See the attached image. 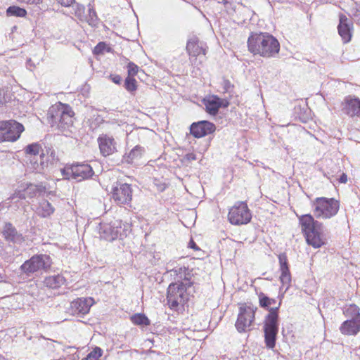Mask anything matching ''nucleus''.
I'll list each match as a JSON object with an SVG mask.
<instances>
[{
	"label": "nucleus",
	"instance_id": "58836bf2",
	"mask_svg": "<svg viewBox=\"0 0 360 360\" xmlns=\"http://www.w3.org/2000/svg\"><path fill=\"white\" fill-rule=\"evenodd\" d=\"M139 68L134 63H129L127 65V72L129 77L135 76L139 72Z\"/></svg>",
	"mask_w": 360,
	"mask_h": 360
},
{
	"label": "nucleus",
	"instance_id": "9d476101",
	"mask_svg": "<svg viewBox=\"0 0 360 360\" xmlns=\"http://www.w3.org/2000/svg\"><path fill=\"white\" fill-rule=\"evenodd\" d=\"M251 214L248 205L244 202H236L229 210L228 218L234 225L248 224L251 219Z\"/></svg>",
	"mask_w": 360,
	"mask_h": 360
},
{
	"label": "nucleus",
	"instance_id": "7c9ffc66",
	"mask_svg": "<svg viewBox=\"0 0 360 360\" xmlns=\"http://www.w3.org/2000/svg\"><path fill=\"white\" fill-rule=\"evenodd\" d=\"M7 15L10 16L24 17L27 14L24 8L18 6H10L6 11Z\"/></svg>",
	"mask_w": 360,
	"mask_h": 360
},
{
	"label": "nucleus",
	"instance_id": "412c9836",
	"mask_svg": "<svg viewBox=\"0 0 360 360\" xmlns=\"http://www.w3.org/2000/svg\"><path fill=\"white\" fill-rule=\"evenodd\" d=\"M351 26L352 22L344 14L340 15V23L338 25V32L342 38L345 43L350 41L351 39Z\"/></svg>",
	"mask_w": 360,
	"mask_h": 360
},
{
	"label": "nucleus",
	"instance_id": "f704fd0d",
	"mask_svg": "<svg viewBox=\"0 0 360 360\" xmlns=\"http://www.w3.org/2000/svg\"><path fill=\"white\" fill-rule=\"evenodd\" d=\"M124 87L128 91L132 92L136 90V81L133 77H127L124 81Z\"/></svg>",
	"mask_w": 360,
	"mask_h": 360
},
{
	"label": "nucleus",
	"instance_id": "2eb2a0df",
	"mask_svg": "<svg viewBox=\"0 0 360 360\" xmlns=\"http://www.w3.org/2000/svg\"><path fill=\"white\" fill-rule=\"evenodd\" d=\"M216 129L215 125L208 121H200L191 125L190 132L195 138H201L213 133Z\"/></svg>",
	"mask_w": 360,
	"mask_h": 360
},
{
	"label": "nucleus",
	"instance_id": "79ce46f5",
	"mask_svg": "<svg viewBox=\"0 0 360 360\" xmlns=\"http://www.w3.org/2000/svg\"><path fill=\"white\" fill-rule=\"evenodd\" d=\"M112 81L115 84H120L122 81V77L120 75H111L110 76Z\"/></svg>",
	"mask_w": 360,
	"mask_h": 360
},
{
	"label": "nucleus",
	"instance_id": "9b49d317",
	"mask_svg": "<svg viewBox=\"0 0 360 360\" xmlns=\"http://www.w3.org/2000/svg\"><path fill=\"white\" fill-rule=\"evenodd\" d=\"M121 221L112 220L109 223L101 222L99 227L100 237L108 241H112L122 236Z\"/></svg>",
	"mask_w": 360,
	"mask_h": 360
},
{
	"label": "nucleus",
	"instance_id": "aec40b11",
	"mask_svg": "<svg viewBox=\"0 0 360 360\" xmlns=\"http://www.w3.org/2000/svg\"><path fill=\"white\" fill-rule=\"evenodd\" d=\"M186 50L191 57H197L200 54H206L205 44L194 37L190 39L186 45Z\"/></svg>",
	"mask_w": 360,
	"mask_h": 360
},
{
	"label": "nucleus",
	"instance_id": "c03bdc74",
	"mask_svg": "<svg viewBox=\"0 0 360 360\" xmlns=\"http://www.w3.org/2000/svg\"><path fill=\"white\" fill-rule=\"evenodd\" d=\"M188 247L194 249L195 250H200V248L197 246L195 243L191 239L188 243Z\"/></svg>",
	"mask_w": 360,
	"mask_h": 360
},
{
	"label": "nucleus",
	"instance_id": "f03ea898",
	"mask_svg": "<svg viewBox=\"0 0 360 360\" xmlns=\"http://www.w3.org/2000/svg\"><path fill=\"white\" fill-rule=\"evenodd\" d=\"M299 219L306 241L309 245L319 248L326 244V236L321 223L315 221L311 214L302 215Z\"/></svg>",
	"mask_w": 360,
	"mask_h": 360
},
{
	"label": "nucleus",
	"instance_id": "f257e3e1",
	"mask_svg": "<svg viewBox=\"0 0 360 360\" xmlns=\"http://www.w3.org/2000/svg\"><path fill=\"white\" fill-rule=\"evenodd\" d=\"M249 51L263 57H272L279 52L280 44L278 40L267 33L255 34L248 40Z\"/></svg>",
	"mask_w": 360,
	"mask_h": 360
},
{
	"label": "nucleus",
	"instance_id": "8fccbe9b",
	"mask_svg": "<svg viewBox=\"0 0 360 360\" xmlns=\"http://www.w3.org/2000/svg\"><path fill=\"white\" fill-rule=\"evenodd\" d=\"M1 96H2V92H1V90L0 89V104H2L5 101L4 98L1 97Z\"/></svg>",
	"mask_w": 360,
	"mask_h": 360
},
{
	"label": "nucleus",
	"instance_id": "ddd939ff",
	"mask_svg": "<svg viewBox=\"0 0 360 360\" xmlns=\"http://www.w3.org/2000/svg\"><path fill=\"white\" fill-rule=\"evenodd\" d=\"M63 175L72 174L73 179L82 181L91 177L94 174L91 167L87 164H75L70 167L62 170Z\"/></svg>",
	"mask_w": 360,
	"mask_h": 360
},
{
	"label": "nucleus",
	"instance_id": "603ef678",
	"mask_svg": "<svg viewBox=\"0 0 360 360\" xmlns=\"http://www.w3.org/2000/svg\"><path fill=\"white\" fill-rule=\"evenodd\" d=\"M82 360H91V359H89V357H88V356H86V358H84V359H82Z\"/></svg>",
	"mask_w": 360,
	"mask_h": 360
},
{
	"label": "nucleus",
	"instance_id": "bb28decb",
	"mask_svg": "<svg viewBox=\"0 0 360 360\" xmlns=\"http://www.w3.org/2000/svg\"><path fill=\"white\" fill-rule=\"evenodd\" d=\"M188 269L185 266H176L172 269L168 270L171 273V276H176L178 278L184 279V282H191L189 281L190 274Z\"/></svg>",
	"mask_w": 360,
	"mask_h": 360
},
{
	"label": "nucleus",
	"instance_id": "a19ab883",
	"mask_svg": "<svg viewBox=\"0 0 360 360\" xmlns=\"http://www.w3.org/2000/svg\"><path fill=\"white\" fill-rule=\"evenodd\" d=\"M56 1L58 4H60L63 6H65V7L70 6L75 2V0H56Z\"/></svg>",
	"mask_w": 360,
	"mask_h": 360
},
{
	"label": "nucleus",
	"instance_id": "7ed1b4c3",
	"mask_svg": "<svg viewBox=\"0 0 360 360\" xmlns=\"http://www.w3.org/2000/svg\"><path fill=\"white\" fill-rule=\"evenodd\" d=\"M73 114L69 105L58 103L49 109L48 120L52 127L65 129L73 124Z\"/></svg>",
	"mask_w": 360,
	"mask_h": 360
},
{
	"label": "nucleus",
	"instance_id": "2f4dec72",
	"mask_svg": "<svg viewBox=\"0 0 360 360\" xmlns=\"http://www.w3.org/2000/svg\"><path fill=\"white\" fill-rule=\"evenodd\" d=\"M281 274L280 276L281 282L283 285H286L285 291L289 288L291 282V276L290 274L289 269H285V270H281Z\"/></svg>",
	"mask_w": 360,
	"mask_h": 360
},
{
	"label": "nucleus",
	"instance_id": "6ab92c4d",
	"mask_svg": "<svg viewBox=\"0 0 360 360\" xmlns=\"http://www.w3.org/2000/svg\"><path fill=\"white\" fill-rule=\"evenodd\" d=\"M25 151L26 154L30 155L31 157L33 156L34 159H35L38 155L39 156L40 163H38L36 160L34 162L33 168L37 172H40L41 169H43V158L44 156L41 146L37 143L30 144L25 148Z\"/></svg>",
	"mask_w": 360,
	"mask_h": 360
},
{
	"label": "nucleus",
	"instance_id": "72a5a7b5",
	"mask_svg": "<svg viewBox=\"0 0 360 360\" xmlns=\"http://www.w3.org/2000/svg\"><path fill=\"white\" fill-rule=\"evenodd\" d=\"M112 49L108 46L104 42H100L98 43L94 49V53L95 55H100V54H104L105 52L110 53L111 52Z\"/></svg>",
	"mask_w": 360,
	"mask_h": 360
},
{
	"label": "nucleus",
	"instance_id": "5701e85b",
	"mask_svg": "<svg viewBox=\"0 0 360 360\" xmlns=\"http://www.w3.org/2000/svg\"><path fill=\"white\" fill-rule=\"evenodd\" d=\"M3 234L6 240L13 243H20L22 240V236L18 233L15 227L10 223L5 224Z\"/></svg>",
	"mask_w": 360,
	"mask_h": 360
},
{
	"label": "nucleus",
	"instance_id": "c9c22d12",
	"mask_svg": "<svg viewBox=\"0 0 360 360\" xmlns=\"http://www.w3.org/2000/svg\"><path fill=\"white\" fill-rule=\"evenodd\" d=\"M259 306L262 308H269L271 305V298L267 297L264 293L260 292L258 293Z\"/></svg>",
	"mask_w": 360,
	"mask_h": 360
},
{
	"label": "nucleus",
	"instance_id": "423d86ee",
	"mask_svg": "<svg viewBox=\"0 0 360 360\" xmlns=\"http://www.w3.org/2000/svg\"><path fill=\"white\" fill-rule=\"evenodd\" d=\"M340 208L339 202L334 198H317L314 202V214L316 218L330 219Z\"/></svg>",
	"mask_w": 360,
	"mask_h": 360
},
{
	"label": "nucleus",
	"instance_id": "a878e982",
	"mask_svg": "<svg viewBox=\"0 0 360 360\" xmlns=\"http://www.w3.org/2000/svg\"><path fill=\"white\" fill-rule=\"evenodd\" d=\"M54 207L47 200H43L37 208V214L42 217H48L54 212Z\"/></svg>",
	"mask_w": 360,
	"mask_h": 360
},
{
	"label": "nucleus",
	"instance_id": "c85d7f7f",
	"mask_svg": "<svg viewBox=\"0 0 360 360\" xmlns=\"http://www.w3.org/2000/svg\"><path fill=\"white\" fill-rule=\"evenodd\" d=\"M344 314L348 319H357L360 317L359 309L355 304H350L344 310Z\"/></svg>",
	"mask_w": 360,
	"mask_h": 360
},
{
	"label": "nucleus",
	"instance_id": "09e8293b",
	"mask_svg": "<svg viewBox=\"0 0 360 360\" xmlns=\"http://www.w3.org/2000/svg\"><path fill=\"white\" fill-rule=\"evenodd\" d=\"M186 156H187L188 160H195V159H196V158H195V154H193V153H189V154H188Z\"/></svg>",
	"mask_w": 360,
	"mask_h": 360
},
{
	"label": "nucleus",
	"instance_id": "3c124183",
	"mask_svg": "<svg viewBox=\"0 0 360 360\" xmlns=\"http://www.w3.org/2000/svg\"><path fill=\"white\" fill-rule=\"evenodd\" d=\"M276 302V300L274 299L271 298V304H274Z\"/></svg>",
	"mask_w": 360,
	"mask_h": 360
},
{
	"label": "nucleus",
	"instance_id": "f3484780",
	"mask_svg": "<svg viewBox=\"0 0 360 360\" xmlns=\"http://www.w3.org/2000/svg\"><path fill=\"white\" fill-rule=\"evenodd\" d=\"M342 112L350 116H360V99L354 96H347L342 103Z\"/></svg>",
	"mask_w": 360,
	"mask_h": 360
},
{
	"label": "nucleus",
	"instance_id": "6e6552de",
	"mask_svg": "<svg viewBox=\"0 0 360 360\" xmlns=\"http://www.w3.org/2000/svg\"><path fill=\"white\" fill-rule=\"evenodd\" d=\"M24 129L22 124L13 120L0 122V142L17 141Z\"/></svg>",
	"mask_w": 360,
	"mask_h": 360
},
{
	"label": "nucleus",
	"instance_id": "cd10ccee",
	"mask_svg": "<svg viewBox=\"0 0 360 360\" xmlns=\"http://www.w3.org/2000/svg\"><path fill=\"white\" fill-rule=\"evenodd\" d=\"M145 150L140 146H136L126 157V161L129 163H132L135 160H139L141 158Z\"/></svg>",
	"mask_w": 360,
	"mask_h": 360
},
{
	"label": "nucleus",
	"instance_id": "393cba45",
	"mask_svg": "<svg viewBox=\"0 0 360 360\" xmlns=\"http://www.w3.org/2000/svg\"><path fill=\"white\" fill-rule=\"evenodd\" d=\"M65 282V278L61 275H54L46 277L44 281L45 286L49 288L56 289L62 285Z\"/></svg>",
	"mask_w": 360,
	"mask_h": 360
},
{
	"label": "nucleus",
	"instance_id": "c756f323",
	"mask_svg": "<svg viewBox=\"0 0 360 360\" xmlns=\"http://www.w3.org/2000/svg\"><path fill=\"white\" fill-rule=\"evenodd\" d=\"M131 321L136 325L148 326L150 322L148 319L142 314H136L131 317Z\"/></svg>",
	"mask_w": 360,
	"mask_h": 360
},
{
	"label": "nucleus",
	"instance_id": "4be33fe9",
	"mask_svg": "<svg viewBox=\"0 0 360 360\" xmlns=\"http://www.w3.org/2000/svg\"><path fill=\"white\" fill-rule=\"evenodd\" d=\"M340 332L347 335H354L360 331V317L357 319H347L344 321L340 328Z\"/></svg>",
	"mask_w": 360,
	"mask_h": 360
},
{
	"label": "nucleus",
	"instance_id": "4c0bfd02",
	"mask_svg": "<svg viewBox=\"0 0 360 360\" xmlns=\"http://www.w3.org/2000/svg\"><path fill=\"white\" fill-rule=\"evenodd\" d=\"M84 20L87 21L89 25L94 24L96 22L97 15H96V13L94 8H89V15H88V16L86 15V18Z\"/></svg>",
	"mask_w": 360,
	"mask_h": 360
},
{
	"label": "nucleus",
	"instance_id": "de8ad7c7",
	"mask_svg": "<svg viewBox=\"0 0 360 360\" xmlns=\"http://www.w3.org/2000/svg\"><path fill=\"white\" fill-rule=\"evenodd\" d=\"M7 276L5 274H0V282H6Z\"/></svg>",
	"mask_w": 360,
	"mask_h": 360
},
{
	"label": "nucleus",
	"instance_id": "39448f33",
	"mask_svg": "<svg viewBox=\"0 0 360 360\" xmlns=\"http://www.w3.org/2000/svg\"><path fill=\"white\" fill-rule=\"evenodd\" d=\"M281 302L278 307L269 309V313L265 317L264 331L265 342L269 348H274L276 343V338L278 331V309Z\"/></svg>",
	"mask_w": 360,
	"mask_h": 360
},
{
	"label": "nucleus",
	"instance_id": "0eeeda50",
	"mask_svg": "<svg viewBox=\"0 0 360 360\" xmlns=\"http://www.w3.org/2000/svg\"><path fill=\"white\" fill-rule=\"evenodd\" d=\"M51 265V262L49 256L46 255H36L25 261L20 266V270L30 276L42 270L46 271L50 268Z\"/></svg>",
	"mask_w": 360,
	"mask_h": 360
},
{
	"label": "nucleus",
	"instance_id": "4468645a",
	"mask_svg": "<svg viewBox=\"0 0 360 360\" xmlns=\"http://www.w3.org/2000/svg\"><path fill=\"white\" fill-rule=\"evenodd\" d=\"M97 141L100 152L104 157L112 155L117 151V143L112 136L102 134L98 137Z\"/></svg>",
	"mask_w": 360,
	"mask_h": 360
},
{
	"label": "nucleus",
	"instance_id": "f8f14e48",
	"mask_svg": "<svg viewBox=\"0 0 360 360\" xmlns=\"http://www.w3.org/2000/svg\"><path fill=\"white\" fill-rule=\"evenodd\" d=\"M112 198L120 205H127L132 199V188L130 184L117 182L112 191Z\"/></svg>",
	"mask_w": 360,
	"mask_h": 360
},
{
	"label": "nucleus",
	"instance_id": "b1692460",
	"mask_svg": "<svg viewBox=\"0 0 360 360\" xmlns=\"http://www.w3.org/2000/svg\"><path fill=\"white\" fill-rule=\"evenodd\" d=\"M44 191V188L41 186H37L34 184H30L25 189L23 193L19 192L17 194V197L21 199H25L26 198H33L36 196L38 193H41Z\"/></svg>",
	"mask_w": 360,
	"mask_h": 360
},
{
	"label": "nucleus",
	"instance_id": "ea45409f",
	"mask_svg": "<svg viewBox=\"0 0 360 360\" xmlns=\"http://www.w3.org/2000/svg\"><path fill=\"white\" fill-rule=\"evenodd\" d=\"M278 259L280 263V270H285V269H288L287 257L285 255H280Z\"/></svg>",
	"mask_w": 360,
	"mask_h": 360
},
{
	"label": "nucleus",
	"instance_id": "20e7f679",
	"mask_svg": "<svg viewBox=\"0 0 360 360\" xmlns=\"http://www.w3.org/2000/svg\"><path fill=\"white\" fill-rule=\"evenodd\" d=\"M191 285V282H176L169 285L167 300L170 309L176 310L179 305H184L188 300V289Z\"/></svg>",
	"mask_w": 360,
	"mask_h": 360
},
{
	"label": "nucleus",
	"instance_id": "e433bc0d",
	"mask_svg": "<svg viewBox=\"0 0 360 360\" xmlns=\"http://www.w3.org/2000/svg\"><path fill=\"white\" fill-rule=\"evenodd\" d=\"M102 354L103 350L100 347H96L87 355V356L91 360H98L102 356Z\"/></svg>",
	"mask_w": 360,
	"mask_h": 360
},
{
	"label": "nucleus",
	"instance_id": "49530a36",
	"mask_svg": "<svg viewBox=\"0 0 360 360\" xmlns=\"http://www.w3.org/2000/svg\"><path fill=\"white\" fill-rule=\"evenodd\" d=\"M339 181H340V183H342V184H345V183H347V175H346L345 174H344V173H343V174L340 176V179H339Z\"/></svg>",
	"mask_w": 360,
	"mask_h": 360
},
{
	"label": "nucleus",
	"instance_id": "473e14b6",
	"mask_svg": "<svg viewBox=\"0 0 360 360\" xmlns=\"http://www.w3.org/2000/svg\"><path fill=\"white\" fill-rule=\"evenodd\" d=\"M73 9L75 16L80 20H86V15H85V7L79 4H75L73 6Z\"/></svg>",
	"mask_w": 360,
	"mask_h": 360
},
{
	"label": "nucleus",
	"instance_id": "a18cd8bd",
	"mask_svg": "<svg viewBox=\"0 0 360 360\" xmlns=\"http://www.w3.org/2000/svg\"><path fill=\"white\" fill-rule=\"evenodd\" d=\"M231 86V84L229 80L224 81V88L226 91H229L230 87Z\"/></svg>",
	"mask_w": 360,
	"mask_h": 360
},
{
	"label": "nucleus",
	"instance_id": "37998d69",
	"mask_svg": "<svg viewBox=\"0 0 360 360\" xmlns=\"http://www.w3.org/2000/svg\"><path fill=\"white\" fill-rule=\"evenodd\" d=\"M18 1L21 2V3L35 4H39L40 2L42 1V0H18Z\"/></svg>",
	"mask_w": 360,
	"mask_h": 360
},
{
	"label": "nucleus",
	"instance_id": "a211bd4d",
	"mask_svg": "<svg viewBox=\"0 0 360 360\" xmlns=\"http://www.w3.org/2000/svg\"><path fill=\"white\" fill-rule=\"evenodd\" d=\"M204 104L207 112L210 115H215L221 107L226 108L229 103L226 100L213 95L204 99Z\"/></svg>",
	"mask_w": 360,
	"mask_h": 360
},
{
	"label": "nucleus",
	"instance_id": "1a4fd4ad",
	"mask_svg": "<svg viewBox=\"0 0 360 360\" xmlns=\"http://www.w3.org/2000/svg\"><path fill=\"white\" fill-rule=\"evenodd\" d=\"M257 307L243 304L239 307L238 319L236 322V328L239 333L250 330L252 323L255 321V312Z\"/></svg>",
	"mask_w": 360,
	"mask_h": 360
},
{
	"label": "nucleus",
	"instance_id": "dca6fc26",
	"mask_svg": "<svg viewBox=\"0 0 360 360\" xmlns=\"http://www.w3.org/2000/svg\"><path fill=\"white\" fill-rule=\"evenodd\" d=\"M94 302L91 297L78 298L70 303V312L72 315H84L89 311Z\"/></svg>",
	"mask_w": 360,
	"mask_h": 360
}]
</instances>
